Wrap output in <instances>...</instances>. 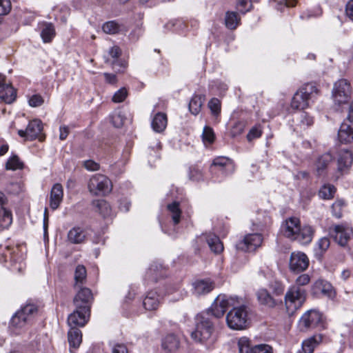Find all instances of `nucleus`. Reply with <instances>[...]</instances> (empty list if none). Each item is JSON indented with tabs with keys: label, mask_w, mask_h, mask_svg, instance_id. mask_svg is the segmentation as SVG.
Segmentation results:
<instances>
[{
	"label": "nucleus",
	"mask_w": 353,
	"mask_h": 353,
	"mask_svg": "<svg viewBox=\"0 0 353 353\" xmlns=\"http://www.w3.org/2000/svg\"><path fill=\"white\" fill-rule=\"evenodd\" d=\"M23 163L20 161L17 155H12L7 161L6 163V169L7 170H16L22 169Z\"/></svg>",
	"instance_id": "ea45409f"
},
{
	"label": "nucleus",
	"mask_w": 353,
	"mask_h": 353,
	"mask_svg": "<svg viewBox=\"0 0 353 353\" xmlns=\"http://www.w3.org/2000/svg\"><path fill=\"white\" fill-rule=\"evenodd\" d=\"M338 138L341 143H348L353 140V128L346 123H343L338 132Z\"/></svg>",
	"instance_id": "bb28decb"
},
{
	"label": "nucleus",
	"mask_w": 353,
	"mask_h": 353,
	"mask_svg": "<svg viewBox=\"0 0 353 353\" xmlns=\"http://www.w3.org/2000/svg\"><path fill=\"white\" fill-rule=\"evenodd\" d=\"M309 266V259L302 252H294L291 254L289 262L290 270L295 273L305 271Z\"/></svg>",
	"instance_id": "9b49d317"
},
{
	"label": "nucleus",
	"mask_w": 353,
	"mask_h": 353,
	"mask_svg": "<svg viewBox=\"0 0 353 353\" xmlns=\"http://www.w3.org/2000/svg\"><path fill=\"white\" fill-rule=\"evenodd\" d=\"M90 314V310H83L81 308L76 307V310L69 315L68 318V324L70 328H77V327H83L88 322Z\"/></svg>",
	"instance_id": "ddd939ff"
},
{
	"label": "nucleus",
	"mask_w": 353,
	"mask_h": 353,
	"mask_svg": "<svg viewBox=\"0 0 353 353\" xmlns=\"http://www.w3.org/2000/svg\"><path fill=\"white\" fill-rule=\"evenodd\" d=\"M301 122L307 126L311 125L313 123L312 117H310L306 112H301L300 114Z\"/></svg>",
	"instance_id": "0e129e2a"
},
{
	"label": "nucleus",
	"mask_w": 353,
	"mask_h": 353,
	"mask_svg": "<svg viewBox=\"0 0 353 353\" xmlns=\"http://www.w3.org/2000/svg\"><path fill=\"white\" fill-rule=\"evenodd\" d=\"M207 242L211 250L216 254L221 253L223 250V245L219 238L214 235H209L207 238Z\"/></svg>",
	"instance_id": "f704fd0d"
},
{
	"label": "nucleus",
	"mask_w": 353,
	"mask_h": 353,
	"mask_svg": "<svg viewBox=\"0 0 353 353\" xmlns=\"http://www.w3.org/2000/svg\"><path fill=\"white\" fill-rule=\"evenodd\" d=\"M43 129V123L39 119H34L29 122L26 129L19 130L18 134L28 140H34L38 137Z\"/></svg>",
	"instance_id": "f8f14e48"
},
{
	"label": "nucleus",
	"mask_w": 353,
	"mask_h": 353,
	"mask_svg": "<svg viewBox=\"0 0 353 353\" xmlns=\"http://www.w3.org/2000/svg\"><path fill=\"white\" fill-rule=\"evenodd\" d=\"M112 122L115 127L120 128L123 124V118L120 114H114L112 116Z\"/></svg>",
	"instance_id": "338daca9"
},
{
	"label": "nucleus",
	"mask_w": 353,
	"mask_h": 353,
	"mask_svg": "<svg viewBox=\"0 0 353 353\" xmlns=\"http://www.w3.org/2000/svg\"><path fill=\"white\" fill-rule=\"evenodd\" d=\"M108 54L112 59H116L121 55V50L119 47L114 46L109 50Z\"/></svg>",
	"instance_id": "774afa93"
},
{
	"label": "nucleus",
	"mask_w": 353,
	"mask_h": 353,
	"mask_svg": "<svg viewBox=\"0 0 353 353\" xmlns=\"http://www.w3.org/2000/svg\"><path fill=\"white\" fill-rule=\"evenodd\" d=\"M191 338L197 343L210 345L215 341L214 327L209 314H199L195 320V329L191 332Z\"/></svg>",
	"instance_id": "f257e3e1"
},
{
	"label": "nucleus",
	"mask_w": 353,
	"mask_h": 353,
	"mask_svg": "<svg viewBox=\"0 0 353 353\" xmlns=\"http://www.w3.org/2000/svg\"><path fill=\"white\" fill-rule=\"evenodd\" d=\"M240 18L235 12H227L225 14V23L228 28L234 30L240 23Z\"/></svg>",
	"instance_id": "e433bc0d"
},
{
	"label": "nucleus",
	"mask_w": 353,
	"mask_h": 353,
	"mask_svg": "<svg viewBox=\"0 0 353 353\" xmlns=\"http://www.w3.org/2000/svg\"><path fill=\"white\" fill-rule=\"evenodd\" d=\"M345 203L342 200H337L332 205V214L336 219L342 217L343 208L345 207Z\"/></svg>",
	"instance_id": "de8ad7c7"
},
{
	"label": "nucleus",
	"mask_w": 353,
	"mask_h": 353,
	"mask_svg": "<svg viewBox=\"0 0 353 353\" xmlns=\"http://www.w3.org/2000/svg\"><path fill=\"white\" fill-rule=\"evenodd\" d=\"M353 161V156L350 151L347 150H342L339 152L337 165L338 170L342 172L348 169Z\"/></svg>",
	"instance_id": "b1692460"
},
{
	"label": "nucleus",
	"mask_w": 353,
	"mask_h": 353,
	"mask_svg": "<svg viewBox=\"0 0 353 353\" xmlns=\"http://www.w3.org/2000/svg\"><path fill=\"white\" fill-rule=\"evenodd\" d=\"M333 157L329 152L325 153L320 156L316 162V170L319 175H322L325 173L328 165L332 162Z\"/></svg>",
	"instance_id": "cd10ccee"
},
{
	"label": "nucleus",
	"mask_w": 353,
	"mask_h": 353,
	"mask_svg": "<svg viewBox=\"0 0 353 353\" xmlns=\"http://www.w3.org/2000/svg\"><path fill=\"white\" fill-rule=\"evenodd\" d=\"M121 26L116 21H110L105 23L102 29L103 31L108 34H115L121 31Z\"/></svg>",
	"instance_id": "a19ab883"
},
{
	"label": "nucleus",
	"mask_w": 353,
	"mask_h": 353,
	"mask_svg": "<svg viewBox=\"0 0 353 353\" xmlns=\"http://www.w3.org/2000/svg\"><path fill=\"white\" fill-rule=\"evenodd\" d=\"M256 296L258 303L265 307L274 308L277 305L276 300L265 288L259 289L256 292Z\"/></svg>",
	"instance_id": "6ab92c4d"
},
{
	"label": "nucleus",
	"mask_w": 353,
	"mask_h": 353,
	"mask_svg": "<svg viewBox=\"0 0 353 353\" xmlns=\"http://www.w3.org/2000/svg\"><path fill=\"white\" fill-rule=\"evenodd\" d=\"M180 340L173 334H168L162 341V347L169 353H175L180 347Z\"/></svg>",
	"instance_id": "4be33fe9"
},
{
	"label": "nucleus",
	"mask_w": 353,
	"mask_h": 353,
	"mask_svg": "<svg viewBox=\"0 0 353 353\" xmlns=\"http://www.w3.org/2000/svg\"><path fill=\"white\" fill-rule=\"evenodd\" d=\"M85 239V231L79 227H74L68 233V241L74 244L81 243Z\"/></svg>",
	"instance_id": "c756f323"
},
{
	"label": "nucleus",
	"mask_w": 353,
	"mask_h": 353,
	"mask_svg": "<svg viewBox=\"0 0 353 353\" xmlns=\"http://www.w3.org/2000/svg\"><path fill=\"white\" fill-rule=\"evenodd\" d=\"M11 10L10 0H0V15L7 14Z\"/></svg>",
	"instance_id": "bf43d9fd"
},
{
	"label": "nucleus",
	"mask_w": 353,
	"mask_h": 353,
	"mask_svg": "<svg viewBox=\"0 0 353 353\" xmlns=\"http://www.w3.org/2000/svg\"><path fill=\"white\" fill-rule=\"evenodd\" d=\"M215 139V134L212 128L205 126L202 133V140L204 144H212Z\"/></svg>",
	"instance_id": "49530a36"
},
{
	"label": "nucleus",
	"mask_w": 353,
	"mask_h": 353,
	"mask_svg": "<svg viewBox=\"0 0 353 353\" xmlns=\"http://www.w3.org/2000/svg\"><path fill=\"white\" fill-rule=\"evenodd\" d=\"M44 100L40 94H33L28 101L29 105L34 108L41 106Z\"/></svg>",
	"instance_id": "6e6d98bb"
},
{
	"label": "nucleus",
	"mask_w": 353,
	"mask_h": 353,
	"mask_svg": "<svg viewBox=\"0 0 353 353\" xmlns=\"http://www.w3.org/2000/svg\"><path fill=\"white\" fill-rule=\"evenodd\" d=\"M238 6L241 8L240 10L241 12L245 13L250 10V8L252 7V4L250 0H239Z\"/></svg>",
	"instance_id": "e2e57ef3"
},
{
	"label": "nucleus",
	"mask_w": 353,
	"mask_h": 353,
	"mask_svg": "<svg viewBox=\"0 0 353 353\" xmlns=\"http://www.w3.org/2000/svg\"><path fill=\"white\" fill-rule=\"evenodd\" d=\"M239 353H272V348L266 344L251 347L250 341L247 337H241L238 341Z\"/></svg>",
	"instance_id": "1a4fd4ad"
},
{
	"label": "nucleus",
	"mask_w": 353,
	"mask_h": 353,
	"mask_svg": "<svg viewBox=\"0 0 353 353\" xmlns=\"http://www.w3.org/2000/svg\"><path fill=\"white\" fill-rule=\"evenodd\" d=\"M245 122L243 121L236 122L231 129V135L233 137L240 135L244 131Z\"/></svg>",
	"instance_id": "8fccbe9b"
},
{
	"label": "nucleus",
	"mask_w": 353,
	"mask_h": 353,
	"mask_svg": "<svg viewBox=\"0 0 353 353\" xmlns=\"http://www.w3.org/2000/svg\"><path fill=\"white\" fill-rule=\"evenodd\" d=\"M323 336L321 334L310 336L302 342V350L304 353H313L314 349L323 341Z\"/></svg>",
	"instance_id": "5701e85b"
},
{
	"label": "nucleus",
	"mask_w": 353,
	"mask_h": 353,
	"mask_svg": "<svg viewBox=\"0 0 353 353\" xmlns=\"http://www.w3.org/2000/svg\"><path fill=\"white\" fill-rule=\"evenodd\" d=\"M350 85L346 79H340L334 85L332 97L338 105L347 103L350 99Z\"/></svg>",
	"instance_id": "0eeeda50"
},
{
	"label": "nucleus",
	"mask_w": 353,
	"mask_h": 353,
	"mask_svg": "<svg viewBox=\"0 0 353 353\" xmlns=\"http://www.w3.org/2000/svg\"><path fill=\"white\" fill-rule=\"evenodd\" d=\"M270 288L274 295H281L285 290L284 285L279 281H274L270 284Z\"/></svg>",
	"instance_id": "09e8293b"
},
{
	"label": "nucleus",
	"mask_w": 353,
	"mask_h": 353,
	"mask_svg": "<svg viewBox=\"0 0 353 353\" xmlns=\"http://www.w3.org/2000/svg\"><path fill=\"white\" fill-rule=\"evenodd\" d=\"M212 171H221L224 174L232 173L234 171L232 161L226 157H220L214 159L211 165Z\"/></svg>",
	"instance_id": "a211bd4d"
},
{
	"label": "nucleus",
	"mask_w": 353,
	"mask_h": 353,
	"mask_svg": "<svg viewBox=\"0 0 353 353\" xmlns=\"http://www.w3.org/2000/svg\"><path fill=\"white\" fill-rule=\"evenodd\" d=\"M306 299V291L303 288L292 285L285 295V303L289 314L299 309Z\"/></svg>",
	"instance_id": "7ed1b4c3"
},
{
	"label": "nucleus",
	"mask_w": 353,
	"mask_h": 353,
	"mask_svg": "<svg viewBox=\"0 0 353 353\" xmlns=\"http://www.w3.org/2000/svg\"><path fill=\"white\" fill-rule=\"evenodd\" d=\"M336 189L332 185H324L319 190L320 197L324 199H330L334 197Z\"/></svg>",
	"instance_id": "a18cd8bd"
},
{
	"label": "nucleus",
	"mask_w": 353,
	"mask_h": 353,
	"mask_svg": "<svg viewBox=\"0 0 353 353\" xmlns=\"http://www.w3.org/2000/svg\"><path fill=\"white\" fill-rule=\"evenodd\" d=\"M205 101L203 95H194L189 103V110L192 114L196 115L201 111Z\"/></svg>",
	"instance_id": "72a5a7b5"
},
{
	"label": "nucleus",
	"mask_w": 353,
	"mask_h": 353,
	"mask_svg": "<svg viewBox=\"0 0 353 353\" xmlns=\"http://www.w3.org/2000/svg\"><path fill=\"white\" fill-rule=\"evenodd\" d=\"M68 339L70 347H79L82 341L81 332L78 328H70L68 333Z\"/></svg>",
	"instance_id": "2f4dec72"
},
{
	"label": "nucleus",
	"mask_w": 353,
	"mask_h": 353,
	"mask_svg": "<svg viewBox=\"0 0 353 353\" xmlns=\"http://www.w3.org/2000/svg\"><path fill=\"white\" fill-rule=\"evenodd\" d=\"M12 222V212L10 210L2 207L0 208V227L8 228Z\"/></svg>",
	"instance_id": "4c0bfd02"
},
{
	"label": "nucleus",
	"mask_w": 353,
	"mask_h": 353,
	"mask_svg": "<svg viewBox=\"0 0 353 353\" xmlns=\"http://www.w3.org/2000/svg\"><path fill=\"white\" fill-rule=\"evenodd\" d=\"M86 269L82 265H79L76 267L74 272L75 285L83 284L86 279Z\"/></svg>",
	"instance_id": "c03bdc74"
},
{
	"label": "nucleus",
	"mask_w": 353,
	"mask_h": 353,
	"mask_svg": "<svg viewBox=\"0 0 353 353\" xmlns=\"http://www.w3.org/2000/svg\"><path fill=\"white\" fill-rule=\"evenodd\" d=\"M88 188L92 195L105 196L111 192L112 185L111 181L106 176L95 174L90 178Z\"/></svg>",
	"instance_id": "20e7f679"
},
{
	"label": "nucleus",
	"mask_w": 353,
	"mask_h": 353,
	"mask_svg": "<svg viewBox=\"0 0 353 353\" xmlns=\"http://www.w3.org/2000/svg\"><path fill=\"white\" fill-rule=\"evenodd\" d=\"M193 294L196 296L210 292L214 288V283L210 279H199L192 283Z\"/></svg>",
	"instance_id": "aec40b11"
},
{
	"label": "nucleus",
	"mask_w": 353,
	"mask_h": 353,
	"mask_svg": "<svg viewBox=\"0 0 353 353\" xmlns=\"http://www.w3.org/2000/svg\"><path fill=\"white\" fill-rule=\"evenodd\" d=\"M208 106L214 115H218L221 111V102L218 99L213 98L208 103Z\"/></svg>",
	"instance_id": "864d4df0"
},
{
	"label": "nucleus",
	"mask_w": 353,
	"mask_h": 353,
	"mask_svg": "<svg viewBox=\"0 0 353 353\" xmlns=\"http://www.w3.org/2000/svg\"><path fill=\"white\" fill-rule=\"evenodd\" d=\"M93 297L91 290L87 288H81L74 298V303L77 308L90 310V303Z\"/></svg>",
	"instance_id": "dca6fc26"
},
{
	"label": "nucleus",
	"mask_w": 353,
	"mask_h": 353,
	"mask_svg": "<svg viewBox=\"0 0 353 353\" xmlns=\"http://www.w3.org/2000/svg\"><path fill=\"white\" fill-rule=\"evenodd\" d=\"M312 292L316 296L323 295L328 298H333L335 295L331 283L323 279H319L314 283Z\"/></svg>",
	"instance_id": "f3484780"
},
{
	"label": "nucleus",
	"mask_w": 353,
	"mask_h": 353,
	"mask_svg": "<svg viewBox=\"0 0 353 353\" xmlns=\"http://www.w3.org/2000/svg\"><path fill=\"white\" fill-rule=\"evenodd\" d=\"M314 235V230L311 226L305 225L299 228V232L293 240L298 241L301 244H307L312 240Z\"/></svg>",
	"instance_id": "393cba45"
},
{
	"label": "nucleus",
	"mask_w": 353,
	"mask_h": 353,
	"mask_svg": "<svg viewBox=\"0 0 353 353\" xmlns=\"http://www.w3.org/2000/svg\"><path fill=\"white\" fill-rule=\"evenodd\" d=\"M128 96V91L125 88H122L117 91L112 97V101L114 103L123 102Z\"/></svg>",
	"instance_id": "603ef678"
},
{
	"label": "nucleus",
	"mask_w": 353,
	"mask_h": 353,
	"mask_svg": "<svg viewBox=\"0 0 353 353\" xmlns=\"http://www.w3.org/2000/svg\"><path fill=\"white\" fill-rule=\"evenodd\" d=\"M28 321V317L23 316L19 311L12 317L10 325L16 328L23 327Z\"/></svg>",
	"instance_id": "79ce46f5"
},
{
	"label": "nucleus",
	"mask_w": 353,
	"mask_h": 353,
	"mask_svg": "<svg viewBox=\"0 0 353 353\" xmlns=\"http://www.w3.org/2000/svg\"><path fill=\"white\" fill-rule=\"evenodd\" d=\"M300 226L299 218L290 217L282 223L281 231L285 237L293 240L299 232Z\"/></svg>",
	"instance_id": "2eb2a0df"
},
{
	"label": "nucleus",
	"mask_w": 353,
	"mask_h": 353,
	"mask_svg": "<svg viewBox=\"0 0 353 353\" xmlns=\"http://www.w3.org/2000/svg\"><path fill=\"white\" fill-rule=\"evenodd\" d=\"M234 305V300L232 297L225 294H219L210 307L212 315L216 318L222 317L228 308Z\"/></svg>",
	"instance_id": "6e6552de"
},
{
	"label": "nucleus",
	"mask_w": 353,
	"mask_h": 353,
	"mask_svg": "<svg viewBox=\"0 0 353 353\" xmlns=\"http://www.w3.org/2000/svg\"><path fill=\"white\" fill-rule=\"evenodd\" d=\"M310 280L311 278L308 274H302L296 279L294 285H297L299 288H302L307 285L310 282Z\"/></svg>",
	"instance_id": "5fc2aeb1"
},
{
	"label": "nucleus",
	"mask_w": 353,
	"mask_h": 353,
	"mask_svg": "<svg viewBox=\"0 0 353 353\" xmlns=\"http://www.w3.org/2000/svg\"><path fill=\"white\" fill-rule=\"evenodd\" d=\"M330 241L327 237H323L320 239L317 243L319 249L321 252H325L330 247Z\"/></svg>",
	"instance_id": "680f3d73"
},
{
	"label": "nucleus",
	"mask_w": 353,
	"mask_h": 353,
	"mask_svg": "<svg viewBox=\"0 0 353 353\" xmlns=\"http://www.w3.org/2000/svg\"><path fill=\"white\" fill-rule=\"evenodd\" d=\"M37 311V308L34 305H26L24 306L21 310H19V312H21L23 314V316L28 317V321L30 319V317L32 315H33L34 313H36Z\"/></svg>",
	"instance_id": "3c124183"
},
{
	"label": "nucleus",
	"mask_w": 353,
	"mask_h": 353,
	"mask_svg": "<svg viewBox=\"0 0 353 353\" xmlns=\"http://www.w3.org/2000/svg\"><path fill=\"white\" fill-rule=\"evenodd\" d=\"M168 124L167 115L163 112H157L153 117L151 126L156 132H162L165 130Z\"/></svg>",
	"instance_id": "a878e982"
},
{
	"label": "nucleus",
	"mask_w": 353,
	"mask_h": 353,
	"mask_svg": "<svg viewBox=\"0 0 353 353\" xmlns=\"http://www.w3.org/2000/svg\"><path fill=\"white\" fill-rule=\"evenodd\" d=\"M330 236L342 247H345L353 236V228L347 223L334 224L328 228Z\"/></svg>",
	"instance_id": "39448f33"
},
{
	"label": "nucleus",
	"mask_w": 353,
	"mask_h": 353,
	"mask_svg": "<svg viewBox=\"0 0 353 353\" xmlns=\"http://www.w3.org/2000/svg\"><path fill=\"white\" fill-rule=\"evenodd\" d=\"M262 242L263 236L261 234H249L245 235L243 239L237 243L236 248L243 251L252 252L260 247Z\"/></svg>",
	"instance_id": "9d476101"
},
{
	"label": "nucleus",
	"mask_w": 353,
	"mask_h": 353,
	"mask_svg": "<svg viewBox=\"0 0 353 353\" xmlns=\"http://www.w3.org/2000/svg\"><path fill=\"white\" fill-rule=\"evenodd\" d=\"M299 91L305 95L309 100L315 94H318L319 90L314 83H310L305 84Z\"/></svg>",
	"instance_id": "37998d69"
},
{
	"label": "nucleus",
	"mask_w": 353,
	"mask_h": 353,
	"mask_svg": "<svg viewBox=\"0 0 353 353\" xmlns=\"http://www.w3.org/2000/svg\"><path fill=\"white\" fill-rule=\"evenodd\" d=\"M322 314L317 310H310L306 312L301 318L299 327L301 332L323 326Z\"/></svg>",
	"instance_id": "423d86ee"
},
{
	"label": "nucleus",
	"mask_w": 353,
	"mask_h": 353,
	"mask_svg": "<svg viewBox=\"0 0 353 353\" xmlns=\"http://www.w3.org/2000/svg\"><path fill=\"white\" fill-rule=\"evenodd\" d=\"M92 205L95 210L103 216H108L111 212L109 203L103 199L95 200L93 201Z\"/></svg>",
	"instance_id": "58836bf2"
},
{
	"label": "nucleus",
	"mask_w": 353,
	"mask_h": 353,
	"mask_svg": "<svg viewBox=\"0 0 353 353\" xmlns=\"http://www.w3.org/2000/svg\"><path fill=\"white\" fill-rule=\"evenodd\" d=\"M6 249H7V251L5 254H3L2 258H0V261L1 263L6 262L8 257H9L10 261H15L16 259L14 256V254L15 252V250H17V248H10L8 246L6 248Z\"/></svg>",
	"instance_id": "4d7b16f0"
},
{
	"label": "nucleus",
	"mask_w": 353,
	"mask_h": 353,
	"mask_svg": "<svg viewBox=\"0 0 353 353\" xmlns=\"http://www.w3.org/2000/svg\"><path fill=\"white\" fill-rule=\"evenodd\" d=\"M262 131L261 130L254 126L250 129L248 134H247V139L249 141H251L252 140L259 138L261 136Z\"/></svg>",
	"instance_id": "13d9d810"
},
{
	"label": "nucleus",
	"mask_w": 353,
	"mask_h": 353,
	"mask_svg": "<svg viewBox=\"0 0 353 353\" xmlns=\"http://www.w3.org/2000/svg\"><path fill=\"white\" fill-rule=\"evenodd\" d=\"M144 307L148 310L157 309L160 304L159 296L154 291L149 292L143 302Z\"/></svg>",
	"instance_id": "c85d7f7f"
},
{
	"label": "nucleus",
	"mask_w": 353,
	"mask_h": 353,
	"mask_svg": "<svg viewBox=\"0 0 353 353\" xmlns=\"http://www.w3.org/2000/svg\"><path fill=\"white\" fill-rule=\"evenodd\" d=\"M63 196V187L60 183H55L51 190L50 196V206L54 210L59 208Z\"/></svg>",
	"instance_id": "412c9836"
},
{
	"label": "nucleus",
	"mask_w": 353,
	"mask_h": 353,
	"mask_svg": "<svg viewBox=\"0 0 353 353\" xmlns=\"http://www.w3.org/2000/svg\"><path fill=\"white\" fill-rule=\"evenodd\" d=\"M16 91L10 83L6 82V77L0 74V99L6 103H12L16 99Z\"/></svg>",
	"instance_id": "4468645a"
},
{
	"label": "nucleus",
	"mask_w": 353,
	"mask_h": 353,
	"mask_svg": "<svg viewBox=\"0 0 353 353\" xmlns=\"http://www.w3.org/2000/svg\"><path fill=\"white\" fill-rule=\"evenodd\" d=\"M167 210L174 225L179 223L181 218V210L179 203L174 201L167 205Z\"/></svg>",
	"instance_id": "473e14b6"
},
{
	"label": "nucleus",
	"mask_w": 353,
	"mask_h": 353,
	"mask_svg": "<svg viewBox=\"0 0 353 353\" xmlns=\"http://www.w3.org/2000/svg\"><path fill=\"white\" fill-rule=\"evenodd\" d=\"M83 165L88 171H97L100 168L99 164L93 160L84 161Z\"/></svg>",
	"instance_id": "052dcab7"
},
{
	"label": "nucleus",
	"mask_w": 353,
	"mask_h": 353,
	"mask_svg": "<svg viewBox=\"0 0 353 353\" xmlns=\"http://www.w3.org/2000/svg\"><path fill=\"white\" fill-rule=\"evenodd\" d=\"M252 310L246 305L234 306L226 315L228 326L234 330L246 329L251 320Z\"/></svg>",
	"instance_id": "f03ea898"
},
{
	"label": "nucleus",
	"mask_w": 353,
	"mask_h": 353,
	"mask_svg": "<svg viewBox=\"0 0 353 353\" xmlns=\"http://www.w3.org/2000/svg\"><path fill=\"white\" fill-rule=\"evenodd\" d=\"M55 36V29L52 23H45L41 32V37L44 43H50Z\"/></svg>",
	"instance_id": "c9c22d12"
},
{
	"label": "nucleus",
	"mask_w": 353,
	"mask_h": 353,
	"mask_svg": "<svg viewBox=\"0 0 353 353\" xmlns=\"http://www.w3.org/2000/svg\"><path fill=\"white\" fill-rule=\"evenodd\" d=\"M308 101L309 99L299 90L292 98L291 106L293 109L303 110L308 106Z\"/></svg>",
	"instance_id": "7c9ffc66"
},
{
	"label": "nucleus",
	"mask_w": 353,
	"mask_h": 353,
	"mask_svg": "<svg viewBox=\"0 0 353 353\" xmlns=\"http://www.w3.org/2000/svg\"><path fill=\"white\" fill-rule=\"evenodd\" d=\"M112 353H128L127 347L124 344H115L112 350Z\"/></svg>",
	"instance_id": "69168bd1"
}]
</instances>
